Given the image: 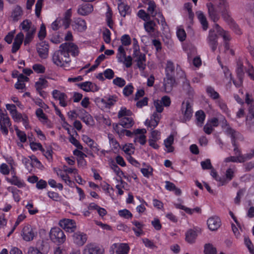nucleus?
I'll return each instance as SVG.
<instances>
[{
	"mask_svg": "<svg viewBox=\"0 0 254 254\" xmlns=\"http://www.w3.org/2000/svg\"><path fill=\"white\" fill-rule=\"evenodd\" d=\"M93 10V5L90 3H86L79 5L77 12L81 15H87Z\"/></svg>",
	"mask_w": 254,
	"mask_h": 254,
	"instance_id": "20",
	"label": "nucleus"
},
{
	"mask_svg": "<svg viewBox=\"0 0 254 254\" xmlns=\"http://www.w3.org/2000/svg\"><path fill=\"white\" fill-rule=\"evenodd\" d=\"M221 223L220 218L216 216L210 217L207 222L208 227L211 231L217 230L220 227Z\"/></svg>",
	"mask_w": 254,
	"mask_h": 254,
	"instance_id": "15",
	"label": "nucleus"
},
{
	"mask_svg": "<svg viewBox=\"0 0 254 254\" xmlns=\"http://www.w3.org/2000/svg\"><path fill=\"white\" fill-rule=\"evenodd\" d=\"M246 191L245 189H240L237 193V196L234 199V202L237 204H239L241 202V197L243 196Z\"/></svg>",
	"mask_w": 254,
	"mask_h": 254,
	"instance_id": "55",
	"label": "nucleus"
},
{
	"mask_svg": "<svg viewBox=\"0 0 254 254\" xmlns=\"http://www.w3.org/2000/svg\"><path fill=\"white\" fill-rule=\"evenodd\" d=\"M148 12L151 15L152 17H155L157 14V13L154 12L155 8H156L155 3L154 1L148 0Z\"/></svg>",
	"mask_w": 254,
	"mask_h": 254,
	"instance_id": "39",
	"label": "nucleus"
},
{
	"mask_svg": "<svg viewBox=\"0 0 254 254\" xmlns=\"http://www.w3.org/2000/svg\"><path fill=\"white\" fill-rule=\"evenodd\" d=\"M221 8V15L224 20L228 23H233L234 20L230 14V10L228 3L219 5Z\"/></svg>",
	"mask_w": 254,
	"mask_h": 254,
	"instance_id": "17",
	"label": "nucleus"
},
{
	"mask_svg": "<svg viewBox=\"0 0 254 254\" xmlns=\"http://www.w3.org/2000/svg\"><path fill=\"white\" fill-rule=\"evenodd\" d=\"M20 26L23 30L26 32L29 31L32 29V28H35L34 26H32V22L28 19L24 20L20 24Z\"/></svg>",
	"mask_w": 254,
	"mask_h": 254,
	"instance_id": "36",
	"label": "nucleus"
},
{
	"mask_svg": "<svg viewBox=\"0 0 254 254\" xmlns=\"http://www.w3.org/2000/svg\"><path fill=\"white\" fill-rule=\"evenodd\" d=\"M33 69L37 73H43L45 71V67L43 65L37 64H35L32 66Z\"/></svg>",
	"mask_w": 254,
	"mask_h": 254,
	"instance_id": "47",
	"label": "nucleus"
},
{
	"mask_svg": "<svg viewBox=\"0 0 254 254\" xmlns=\"http://www.w3.org/2000/svg\"><path fill=\"white\" fill-rule=\"evenodd\" d=\"M211 171V175L212 176L213 178H214L216 181L220 182L221 183V185H223L226 183V179L224 178H221L219 177L216 171L212 168Z\"/></svg>",
	"mask_w": 254,
	"mask_h": 254,
	"instance_id": "43",
	"label": "nucleus"
},
{
	"mask_svg": "<svg viewBox=\"0 0 254 254\" xmlns=\"http://www.w3.org/2000/svg\"><path fill=\"white\" fill-rule=\"evenodd\" d=\"M132 113L129 110H127L125 107H122L121 110L118 112V117L119 119L124 118V117H129V116H131Z\"/></svg>",
	"mask_w": 254,
	"mask_h": 254,
	"instance_id": "37",
	"label": "nucleus"
},
{
	"mask_svg": "<svg viewBox=\"0 0 254 254\" xmlns=\"http://www.w3.org/2000/svg\"><path fill=\"white\" fill-rule=\"evenodd\" d=\"M82 140L84 142L88 145L94 151H98L99 149L97 146V144L94 141L93 139L90 138L88 136L86 135H83L82 136Z\"/></svg>",
	"mask_w": 254,
	"mask_h": 254,
	"instance_id": "25",
	"label": "nucleus"
},
{
	"mask_svg": "<svg viewBox=\"0 0 254 254\" xmlns=\"http://www.w3.org/2000/svg\"><path fill=\"white\" fill-rule=\"evenodd\" d=\"M61 96L59 97V100L60 101V105L62 107H66L67 106V103L66 102L67 97V95L64 93L60 94Z\"/></svg>",
	"mask_w": 254,
	"mask_h": 254,
	"instance_id": "62",
	"label": "nucleus"
},
{
	"mask_svg": "<svg viewBox=\"0 0 254 254\" xmlns=\"http://www.w3.org/2000/svg\"><path fill=\"white\" fill-rule=\"evenodd\" d=\"M75 28L79 31H83L86 29V24L84 20L81 18H77L74 21Z\"/></svg>",
	"mask_w": 254,
	"mask_h": 254,
	"instance_id": "29",
	"label": "nucleus"
},
{
	"mask_svg": "<svg viewBox=\"0 0 254 254\" xmlns=\"http://www.w3.org/2000/svg\"><path fill=\"white\" fill-rule=\"evenodd\" d=\"M216 32L215 25L212 29H211L209 31V34L207 38V42L209 47L211 48L212 52H214L218 46V36Z\"/></svg>",
	"mask_w": 254,
	"mask_h": 254,
	"instance_id": "4",
	"label": "nucleus"
},
{
	"mask_svg": "<svg viewBox=\"0 0 254 254\" xmlns=\"http://www.w3.org/2000/svg\"><path fill=\"white\" fill-rule=\"evenodd\" d=\"M36 28H32V29L29 31L27 32L25 39L24 40V45H26L29 44L32 40L34 35L36 32Z\"/></svg>",
	"mask_w": 254,
	"mask_h": 254,
	"instance_id": "34",
	"label": "nucleus"
},
{
	"mask_svg": "<svg viewBox=\"0 0 254 254\" xmlns=\"http://www.w3.org/2000/svg\"><path fill=\"white\" fill-rule=\"evenodd\" d=\"M61 48H63V50H65L68 54L70 53L71 55L74 57L77 56L79 53L78 46L73 43L66 42L63 43L61 44Z\"/></svg>",
	"mask_w": 254,
	"mask_h": 254,
	"instance_id": "10",
	"label": "nucleus"
},
{
	"mask_svg": "<svg viewBox=\"0 0 254 254\" xmlns=\"http://www.w3.org/2000/svg\"><path fill=\"white\" fill-rule=\"evenodd\" d=\"M160 101L164 107H168L170 106L171 103V100L168 96H163Z\"/></svg>",
	"mask_w": 254,
	"mask_h": 254,
	"instance_id": "56",
	"label": "nucleus"
},
{
	"mask_svg": "<svg viewBox=\"0 0 254 254\" xmlns=\"http://www.w3.org/2000/svg\"><path fill=\"white\" fill-rule=\"evenodd\" d=\"M49 46L45 41L42 42L37 46V51L39 57L46 59L48 56Z\"/></svg>",
	"mask_w": 254,
	"mask_h": 254,
	"instance_id": "13",
	"label": "nucleus"
},
{
	"mask_svg": "<svg viewBox=\"0 0 254 254\" xmlns=\"http://www.w3.org/2000/svg\"><path fill=\"white\" fill-rule=\"evenodd\" d=\"M175 83V79L172 75L166 74V77L164 80V90L166 92H170Z\"/></svg>",
	"mask_w": 254,
	"mask_h": 254,
	"instance_id": "14",
	"label": "nucleus"
},
{
	"mask_svg": "<svg viewBox=\"0 0 254 254\" xmlns=\"http://www.w3.org/2000/svg\"><path fill=\"white\" fill-rule=\"evenodd\" d=\"M30 146L32 150L35 151L39 149L43 153L45 152L44 149L42 147V146L40 143H36L34 142H31L30 143Z\"/></svg>",
	"mask_w": 254,
	"mask_h": 254,
	"instance_id": "57",
	"label": "nucleus"
},
{
	"mask_svg": "<svg viewBox=\"0 0 254 254\" xmlns=\"http://www.w3.org/2000/svg\"><path fill=\"white\" fill-rule=\"evenodd\" d=\"M50 236L53 242L59 244L64 243L65 240V236L64 232L58 227L53 228L51 229Z\"/></svg>",
	"mask_w": 254,
	"mask_h": 254,
	"instance_id": "3",
	"label": "nucleus"
},
{
	"mask_svg": "<svg viewBox=\"0 0 254 254\" xmlns=\"http://www.w3.org/2000/svg\"><path fill=\"white\" fill-rule=\"evenodd\" d=\"M245 244L252 254H254V247L251 240L248 237H245L244 239Z\"/></svg>",
	"mask_w": 254,
	"mask_h": 254,
	"instance_id": "46",
	"label": "nucleus"
},
{
	"mask_svg": "<svg viewBox=\"0 0 254 254\" xmlns=\"http://www.w3.org/2000/svg\"><path fill=\"white\" fill-rule=\"evenodd\" d=\"M197 236L196 231L192 229H189L186 233V240L188 243L192 244L194 243Z\"/></svg>",
	"mask_w": 254,
	"mask_h": 254,
	"instance_id": "24",
	"label": "nucleus"
},
{
	"mask_svg": "<svg viewBox=\"0 0 254 254\" xmlns=\"http://www.w3.org/2000/svg\"><path fill=\"white\" fill-rule=\"evenodd\" d=\"M78 86L86 92H96L99 90V87L90 81H86L78 84Z\"/></svg>",
	"mask_w": 254,
	"mask_h": 254,
	"instance_id": "16",
	"label": "nucleus"
},
{
	"mask_svg": "<svg viewBox=\"0 0 254 254\" xmlns=\"http://www.w3.org/2000/svg\"><path fill=\"white\" fill-rule=\"evenodd\" d=\"M8 181L11 184L17 186L18 188H22L24 186V183L22 182L16 176H13L10 179H8Z\"/></svg>",
	"mask_w": 254,
	"mask_h": 254,
	"instance_id": "40",
	"label": "nucleus"
},
{
	"mask_svg": "<svg viewBox=\"0 0 254 254\" xmlns=\"http://www.w3.org/2000/svg\"><path fill=\"white\" fill-rule=\"evenodd\" d=\"M204 253L205 254H216V248L211 244H206L204 245Z\"/></svg>",
	"mask_w": 254,
	"mask_h": 254,
	"instance_id": "38",
	"label": "nucleus"
},
{
	"mask_svg": "<svg viewBox=\"0 0 254 254\" xmlns=\"http://www.w3.org/2000/svg\"><path fill=\"white\" fill-rule=\"evenodd\" d=\"M104 250L97 245L93 243L85 246L83 254H104Z\"/></svg>",
	"mask_w": 254,
	"mask_h": 254,
	"instance_id": "9",
	"label": "nucleus"
},
{
	"mask_svg": "<svg viewBox=\"0 0 254 254\" xmlns=\"http://www.w3.org/2000/svg\"><path fill=\"white\" fill-rule=\"evenodd\" d=\"M196 117V124L198 127H202L205 118L204 112L202 110L197 111L195 114Z\"/></svg>",
	"mask_w": 254,
	"mask_h": 254,
	"instance_id": "27",
	"label": "nucleus"
},
{
	"mask_svg": "<svg viewBox=\"0 0 254 254\" xmlns=\"http://www.w3.org/2000/svg\"><path fill=\"white\" fill-rule=\"evenodd\" d=\"M44 0H37L35 5V14L37 17H39L42 7Z\"/></svg>",
	"mask_w": 254,
	"mask_h": 254,
	"instance_id": "53",
	"label": "nucleus"
},
{
	"mask_svg": "<svg viewBox=\"0 0 254 254\" xmlns=\"http://www.w3.org/2000/svg\"><path fill=\"white\" fill-rule=\"evenodd\" d=\"M119 125L124 128H130L134 125V122L131 117H124L121 118Z\"/></svg>",
	"mask_w": 254,
	"mask_h": 254,
	"instance_id": "23",
	"label": "nucleus"
},
{
	"mask_svg": "<svg viewBox=\"0 0 254 254\" xmlns=\"http://www.w3.org/2000/svg\"><path fill=\"white\" fill-rule=\"evenodd\" d=\"M118 9L120 14L123 17H125L126 15L130 13L129 7L123 2L119 3Z\"/></svg>",
	"mask_w": 254,
	"mask_h": 254,
	"instance_id": "28",
	"label": "nucleus"
},
{
	"mask_svg": "<svg viewBox=\"0 0 254 254\" xmlns=\"http://www.w3.org/2000/svg\"><path fill=\"white\" fill-rule=\"evenodd\" d=\"M103 37L105 43L109 44L111 42V32L106 28L103 32Z\"/></svg>",
	"mask_w": 254,
	"mask_h": 254,
	"instance_id": "51",
	"label": "nucleus"
},
{
	"mask_svg": "<svg viewBox=\"0 0 254 254\" xmlns=\"http://www.w3.org/2000/svg\"><path fill=\"white\" fill-rule=\"evenodd\" d=\"M209 16L210 18L214 22L217 21L219 19V15L217 11L215 8L214 5L209 3L207 4Z\"/></svg>",
	"mask_w": 254,
	"mask_h": 254,
	"instance_id": "22",
	"label": "nucleus"
},
{
	"mask_svg": "<svg viewBox=\"0 0 254 254\" xmlns=\"http://www.w3.org/2000/svg\"><path fill=\"white\" fill-rule=\"evenodd\" d=\"M200 164L203 170L211 169L212 168L210 159H208L204 161H201Z\"/></svg>",
	"mask_w": 254,
	"mask_h": 254,
	"instance_id": "63",
	"label": "nucleus"
},
{
	"mask_svg": "<svg viewBox=\"0 0 254 254\" xmlns=\"http://www.w3.org/2000/svg\"><path fill=\"white\" fill-rule=\"evenodd\" d=\"M36 234L37 233L34 231L32 227L27 225L23 227L21 236L24 241L29 242L33 240Z\"/></svg>",
	"mask_w": 254,
	"mask_h": 254,
	"instance_id": "8",
	"label": "nucleus"
},
{
	"mask_svg": "<svg viewBox=\"0 0 254 254\" xmlns=\"http://www.w3.org/2000/svg\"><path fill=\"white\" fill-rule=\"evenodd\" d=\"M196 14L198 19L202 26L203 29L206 30L208 28V22L205 15L201 11L197 12Z\"/></svg>",
	"mask_w": 254,
	"mask_h": 254,
	"instance_id": "30",
	"label": "nucleus"
},
{
	"mask_svg": "<svg viewBox=\"0 0 254 254\" xmlns=\"http://www.w3.org/2000/svg\"><path fill=\"white\" fill-rule=\"evenodd\" d=\"M24 34L22 32L18 33L14 39L13 43H16V44H18L21 46L23 40H24Z\"/></svg>",
	"mask_w": 254,
	"mask_h": 254,
	"instance_id": "61",
	"label": "nucleus"
},
{
	"mask_svg": "<svg viewBox=\"0 0 254 254\" xmlns=\"http://www.w3.org/2000/svg\"><path fill=\"white\" fill-rule=\"evenodd\" d=\"M60 226L69 232H74L76 229V224L74 220L64 219L59 222Z\"/></svg>",
	"mask_w": 254,
	"mask_h": 254,
	"instance_id": "11",
	"label": "nucleus"
},
{
	"mask_svg": "<svg viewBox=\"0 0 254 254\" xmlns=\"http://www.w3.org/2000/svg\"><path fill=\"white\" fill-rule=\"evenodd\" d=\"M181 112L185 121H189L192 116V108L189 101H184L182 104Z\"/></svg>",
	"mask_w": 254,
	"mask_h": 254,
	"instance_id": "7",
	"label": "nucleus"
},
{
	"mask_svg": "<svg viewBox=\"0 0 254 254\" xmlns=\"http://www.w3.org/2000/svg\"><path fill=\"white\" fill-rule=\"evenodd\" d=\"M133 87L130 84L126 86L123 89V94L126 96H128L133 92Z\"/></svg>",
	"mask_w": 254,
	"mask_h": 254,
	"instance_id": "54",
	"label": "nucleus"
},
{
	"mask_svg": "<svg viewBox=\"0 0 254 254\" xmlns=\"http://www.w3.org/2000/svg\"><path fill=\"white\" fill-rule=\"evenodd\" d=\"M183 89L186 92V93L190 96L193 95V90L192 88L190 86L189 82L188 80H186L183 82Z\"/></svg>",
	"mask_w": 254,
	"mask_h": 254,
	"instance_id": "42",
	"label": "nucleus"
},
{
	"mask_svg": "<svg viewBox=\"0 0 254 254\" xmlns=\"http://www.w3.org/2000/svg\"><path fill=\"white\" fill-rule=\"evenodd\" d=\"M121 41L123 46H127L131 44V39L128 35L125 34L121 38Z\"/></svg>",
	"mask_w": 254,
	"mask_h": 254,
	"instance_id": "49",
	"label": "nucleus"
},
{
	"mask_svg": "<svg viewBox=\"0 0 254 254\" xmlns=\"http://www.w3.org/2000/svg\"><path fill=\"white\" fill-rule=\"evenodd\" d=\"M113 82L115 85L120 87H122L126 84V81L123 78L118 77L115 78L113 80Z\"/></svg>",
	"mask_w": 254,
	"mask_h": 254,
	"instance_id": "60",
	"label": "nucleus"
},
{
	"mask_svg": "<svg viewBox=\"0 0 254 254\" xmlns=\"http://www.w3.org/2000/svg\"><path fill=\"white\" fill-rule=\"evenodd\" d=\"M161 117V115L157 113H153V115L151 117L150 120H146L145 124L146 125L150 127L155 128L158 125Z\"/></svg>",
	"mask_w": 254,
	"mask_h": 254,
	"instance_id": "21",
	"label": "nucleus"
},
{
	"mask_svg": "<svg viewBox=\"0 0 254 254\" xmlns=\"http://www.w3.org/2000/svg\"><path fill=\"white\" fill-rule=\"evenodd\" d=\"M226 125L227 127L226 129V132L227 135H230L231 137L232 144L235 146L234 151L236 156L241 160H244V162L254 158V149H251L249 153L244 155L242 154L241 151L239 149L236 144V140L238 138L240 133L231 127L229 126Z\"/></svg>",
	"mask_w": 254,
	"mask_h": 254,
	"instance_id": "1",
	"label": "nucleus"
},
{
	"mask_svg": "<svg viewBox=\"0 0 254 254\" xmlns=\"http://www.w3.org/2000/svg\"><path fill=\"white\" fill-rule=\"evenodd\" d=\"M137 15L139 18L146 22L151 20L150 14L146 13L143 9H140L138 11Z\"/></svg>",
	"mask_w": 254,
	"mask_h": 254,
	"instance_id": "44",
	"label": "nucleus"
},
{
	"mask_svg": "<svg viewBox=\"0 0 254 254\" xmlns=\"http://www.w3.org/2000/svg\"><path fill=\"white\" fill-rule=\"evenodd\" d=\"M175 72V66L173 63L171 61H168L166 67V72L168 75H174Z\"/></svg>",
	"mask_w": 254,
	"mask_h": 254,
	"instance_id": "41",
	"label": "nucleus"
},
{
	"mask_svg": "<svg viewBox=\"0 0 254 254\" xmlns=\"http://www.w3.org/2000/svg\"><path fill=\"white\" fill-rule=\"evenodd\" d=\"M48 86V81L45 78L40 77L38 80L36 82L35 87L36 90H40Z\"/></svg>",
	"mask_w": 254,
	"mask_h": 254,
	"instance_id": "31",
	"label": "nucleus"
},
{
	"mask_svg": "<svg viewBox=\"0 0 254 254\" xmlns=\"http://www.w3.org/2000/svg\"><path fill=\"white\" fill-rule=\"evenodd\" d=\"M69 140L72 144L76 146L77 149L80 150H82L83 149L82 145L74 137L73 135H70Z\"/></svg>",
	"mask_w": 254,
	"mask_h": 254,
	"instance_id": "59",
	"label": "nucleus"
},
{
	"mask_svg": "<svg viewBox=\"0 0 254 254\" xmlns=\"http://www.w3.org/2000/svg\"><path fill=\"white\" fill-rule=\"evenodd\" d=\"M119 214L120 216L126 219L130 218L132 217V215L131 212L126 209L119 210Z\"/></svg>",
	"mask_w": 254,
	"mask_h": 254,
	"instance_id": "50",
	"label": "nucleus"
},
{
	"mask_svg": "<svg viewBox=\"0 0 254 254\" xmlns=\"http://www.w3.org/2000/svg\"><path fill=\"white\" fill-rule=\"evenodd\" d=\"M72 237L73 242L79 246H83L87 241V235L80 232L75 233Z\"/></svg>",
	"mask_w": 254,
	"mask_h": 254,
	"instance_id": "19",
	"label": "nucleus"
},
{
	"mask_svg": "<svg viewBox=\"0 0 254 254\" xmlns=\"http://www.w3.org/2000/svg\"><path fill=\"white\" fill-rule=\"evenodd\" d=\"M0 128L2 132L7 135L8 133V127L11 126L10 119L0 109Z\"/></svg>",
	"mask_w": 254,
	"mask_h": 254,
	"instance_id": "5",
	"label": "nucleus"
},
{
	"mask_svg": "<svg viewBox=\"0 0 254 254\" xmlns=\"http://www.w3.org/2000/svg\"><path fill=\"white\" fill-rule=\"evenodd\" d=\"M112 249L115 250L116 254H127L129 247L127 244L115 243L112 246Z\"/></svg>",
	"mask_w": 254,
	"mask_h": 254,
	"instance_id": "18",
	"label": "nucleus"
},
{
	"mask_svg": "<svg viewBox=\"0 0 254 254\" xmlns=\"http://www.w3.org/2000/svg\"><path fill=\"white\" fill-rule=\"evenodd\" d=\"M173 142L174 136L172 134L164 140V145L168 149V152H172L174 151V147L172 146Z\"/></svg>",
	"mask_w": 254,
	"mask_h": 254,
	"instance_id": "32",
	"label": "nucleus"
},
{
	"mask_svg": "<svg viewBox=\"0 0 254 254\" xmlns=\"http://www.w3.org/2000/svg\"><path fill=\"white\" fill-rule=\"evenodd\" d=\"M117 99L118 98L116 96H109L108 97H105L104 99L97 98L95 100V102L97 104L101 103L105 105L106 108H110L117 101Z\"/></svg>",
	"mask_w": 254,
	"mask_h": 254,
	"instance_id": "12",
	"label": "nucleus"
},
{
	"mask_svg": "<svg viewBox=\"0 0 254 254\" xmlns=\"http://www.w3.org/2000/svg\"><path fill=\"white\" fill-rule=\"evenodd\" d=\"M63 49L61 45L59 50L56 51L53 55L52 61L58 66H62L64 63H68L70 62L69 55Z\"/></svg>",
	"mask_w": 254,
	"mask_h": 254,
	"instance_id": "2",
	"label": "nucleus"
},
{
	"mask_svg": "<svg viewBox=\"0 0 254 254\" xmlns=\"http://www.w3.org/2000/svg\"><path fill=\"white\" fill-rule=\"evenodd\" d=\"M46 35V27L44 24H42L40 30L38 33V37L40 40H43Z\"/></svg>",
	"mask_w": 254,
	"mask_h": 254,
	"instance_id": "64",
	"label": "nucleus"
},
{
	"mask_svg": "<svg viewBox=\"0 0 254 254\" xmlns=\"http://www.w3.org/2000/svg\"><path fill=\"white\" fill-rule=\"evenodd\" d=\"M156 26V24L152 20H149L144 23V27L145 31L149 34L155 32Z\"/></svg>",
	"mask_w": 254,
	"mask_h": 254,
	"instance_id": "26",
	"label": "nucleus"
},
{
	"mask_svg": "<svg viewBox=\"0 0 254 254\" xmlns=\"http://www.w3.org/2000/svg\"><path fill=\"white\" fill-rule=\"evenodd\" d=\"M246 126L249 131L254 132V118L246 117Z\"/></svg>",
	"mask_w": 254,
	"mask_h": 254,
	"instance_id": "35",
	"label": "nucleus"
},
{
	"mask_svg": "<svg viewBox=\"0 0 254 254\" xmlns=\"http://www.w3.org/2000/svg\"><path fill=\"white\" fill-rule=\"evenodd\" d=\"M206 91L209 95L213 99H217L219 97V94L214 90V88L209 86L206 89Z\"/></svg>",
	"mask_w": 254,
	"mask_h": 254,
	"instance_id": "45",
	"label": "nucleus"
},
{
	"mask_svg": "<svg viewBox=\"0 0 254 254\" xmlns=\"http://www.w3.org/2000/svg\"><path fill=\"white\" fill-rule=\"evenodd\" d=\"M118 52L117 58L118 60L120 62H122L123 60H122V58L125 57V56H126V53L123 45H121L119 47Z\"/></svg>",
	"mask_w": 254,
	"mask_h": 254,
	"instance_id": "48",
	"label": "nucleus"
},
{
	"mask_svg": "<svg viewBox=\"0 0 254 254\" xmlns=\"http://www.w3.org/2000/svg\"><path fill=\"white\" fill-rule=\"evenodd\" d=\"M154 106L156 109V112L155 113H161L163 111V105L161 103L160 100H157L154 101Z\"/></svg>",
	"mask_w": 254,
	"mask_h": 254,
	"instance_id": "52",
	"label": "nucleus"
},
{
	"mask_svg": "<svg viewBox=\"0 0 254 254\" xmlns=\"http://www.w3.org/2000/svg\"><path fill=\"white\" fill-rule=\"evenodd\" d=\"M22 14V10L21 8L19 6H17L14 8L12 12L11 17L14 21H17L21 16Z\"/></svg>",
	"mask_w": 254,
	"mask_h": 254,
	"instance_id": "33",
	"label": "nucleus"
},
{
	"mask_svg": "<svg viewBox=\"0 0 254 254\" xmlns=\"http://www.w3.org/2000/svg\"><path fill=\"white\" fill-rule=\"evenodd\" d=\"M16 134L22 142H25L26 141L27 137L25 133L18 129V128L15 129Z\"/></svg>",
	"mask_w": 254,
	"mask_h": 254,
	"instance_id": "58",
	"label": "nucleus"
},
{
	"mask_svg": "<svg viewBox=\"0 0 254 254\" xmlns=\"http://www.w3.org/2000/svg\"><path fill=\"white\" fill-rule=\"evenodd\" d=\"M215 28L216 33L219 36H221L224 41V47L226 50L229 49V44L228 41L231 39V35L228 31L224 30L218 24H215Z\"/></svg>",
	"mask_w": 254,
	"mask_h": 254,
	"instance_id": "6",
	"label": "nucleus"
}]
</instances>
